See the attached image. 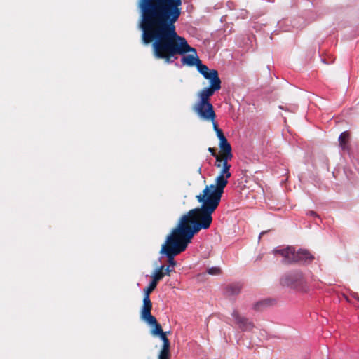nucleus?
<instances>
[{"label":"nucleus","mask_w":359,"mask_h":359,"mask_svg":"<svg viewBox=\"0 0 359 359\" xmlns=\"http://www.w3.org/2000/svg\"><path fill=\"white\" fill-rule=\"evenodd\" d=\"M350 140V134L347 131L341 133L339 137V145L344 151L348 150V142Z\"/></svg>","instance_id":"4468645a"},{"label":"nucleus","mask_w":359,"mask_h":359,"mask_svg":"<svg viewBox=\"0 0 359 359\" xmlns=\"http://www.w3.org/2000/svg\"><path fill=\"white\" fill-rule=\"evenodd\" d=\"M170 350L161 349L158 359H170Z\"/></svg>","instance_id":"6ab92c4d"},{"label":"nucleus","mask_w":359,"mask_h":359,"mask_svg":"<svg viewBox=\"0 0 359 359\" xmlns=\"http://www.w3.org/2000/svg\"><path fill=\"white\" fill-rule=\"evenodd\" d=\"M208 150L211 154L212 156L215 157V159L217 160V157L219 156V154H217L216 149L215 148H212V147H209Z\"/></svg>","instance_id":"b1692460"},{"label":"nucleus","mask_w":359,"mask_h":359,"mask_svg":"<svg viewBox=\"0 0 359 359\" xmlns=\"http://www.w3.org/2000/svg\"><path fill=\"white\" fill-rule=\"evenodd\" d=\"M182 0H138L140 28L180 8Z\"/></svg>","instance_id":"7ed1b4c3"},{"label":"nucleus","mask_w":359,"mask_h":359,"mask_svg":"<svg viewBox=\"0 0 359 359\" xmlns=\"http://www.w3.org/2000/svg\"><path fill=\"white\" fill-rule=\"evenodd\" d=\"M242 284L240 283H231L226 286L224 294L227 297H233L238 295L242 289Z\"/></svg>","instance_id":"9b49d317"},{"label":"nucleus","mask_w":359,"mask_h":359,"mask_svg":"<svg viewBox=\"0 0 359 359\" xmlns=\"http://www.w3.org/2000/svg\"><path fill=\"white\" fill-rule=\"evenodd\" d=\"M182 6L140 28L144 44L152 45L153 55L167 63L172 62L178 55L191 54L182 57L183 65L196 66L199 57L196 50L191 47L184 37L176 32L175 23L182 14Z\"/></svg>","instance_id":"f257e3e1"},{"label":"nucleus","mask_w":359,"mask_h":359,"mask_svg":"<svg viewBox=\"0 0 359 359\" xmlns=\"http://www.w3.org/2000/svg\"><path fill=\"white\" fill-rule=\"evenodd\" d=\"M271 302H272V301L271 299H269V301L268 300H264V301H262V302H258L255 305L257 311H263V310L260 309L259 308L262 307V306H267L268 304H269V306H270L271 304Z\"/></svg>","instance_id":"aec40b11"},{"label":"nucleus","mask_w":359,"mask_h":359,"mask_svg":"<svg viewBox=\"0 0 359 359\" xmlns=\"http://www.w3.org/2000/svg\"><path fill=\"white\" fill-rule=\"evenodd\" d=\"M189 243L180 235L172 231L171 233L167 236L165 243L162 245L160 253L165 254L168 257L170 266H175L177 263L174 257L184 252Z\"/></svg>","instance_id":"423d86ee"},{"label":"nucleus","mask_w":359,"mask_h":359,"mask_svg":"<svg viewBox=\"0 0 359 359\" xmlns=\"http://www.w3.org/2000/svg\"><path fill=\"white\" fill-rule=\"evenodd\" d=\"M215 133L217 134V136L219 140L222 139V138H224V137H225V136H224V135L223 133V131L221 129L215 132Z\"/></svg>","instance_id":"cd10ccee"},{"label":"nucleus","mask_w":359,"mask_h":359,"mask_svg":"<svg viewBox=\"0 0 359 359\" xmlns=\"http://www.w3.org/2000/svg\"><path fill=\"white\" fill-rule=\"evenodd\" d=\"M154 325L155 328L153 330L154 334L158 335V337H161L162 335L167 334V332H163L161 325L158 323L154 324Z\"/></svg>","instance_id":"a211bd4d"},{"label":"nucleus","mask_w":359,"mask_h":359,"mask_svg":"<svg viewBox=\"0 0 359 359\" xmlns=\"http://www.w3.org/2000/svg\"><path fill=\"white\" fill-rule=\"evenodd\" d=\"M236 322L238 325L239 327L243 330H250L253 327L252 324L248 321L245 316H235Z\"/></svg>","instance_id":"ddd939ff"},{"label":"nucleus","mask_w":359,"mask_h":359,"mask_svg":"<svg viewBox=\"0 0 359 359\" xmlns=\"http://www.w3.org/2000/svg\"><path fill=\"white\" fill-rule=\"evenodd\" d=\"M196 67L203 77L210 81V86L205 88H210V90L221 89L222 81L216 69H210L208 66L202 64L201 60H198Z\"/></svg>","instance_id":"6e6552de"},{"label":"nucleus","mask_w":359,"mask_h":359,"mask_svg":"<svg viewBox=\"0 0 359 359\" xmlns=\"http://www.w3.org/2000/svg\"><path fill=\"white\" fill-rule=\"evenodd\" d=\"M212 123L213 125V129L215 132L220 130V128L218 127L217 123L215 121V119L214 121H210Z\"/></svg>","instance_id":"c85d7f7f"},{"label":"nucleus","mask_w":359,"mask_h":359,"mask_svg":"<svg viewBox=\"0 0 359 359\" xmlns=\"http://www.w3.org/2000/svg\"><path fill=\"white\" fill-rule=\"evenodd\" d=\"M153 286H151L150 284L144 289V297H149V294L155 290Z\"/></svg>","instance_id":"5701e85b"},{"label":"nucleus","mask_w":359,"mask_h":359,"mask_svg":"<svg viewBox=\"0 0 359 359\" xmlns=\"http://www.w3.org/2000/svg\"><path fill=\"white\" fill-rule=\"evenodd\" d=\"M143 319L147 320L151 324L157 323V320L155 318V316H142Z\"/></svg>","instance_id":"4be33fe9"},{"label":"nucleus","mask_w":359,"mask_h":359,"mask_svg":"<svg viewBox=\"0 0 359 359\" xmlns=\"http://www.w3.org/2000/svg\"><path fill=\"white\" fill-rule=\"evenodd\" d=\"M208 273L210 275H219L221 273V269L219 267H211L208 269Z\"/></svg>","instance_id":"412c9836"},{"label":"nucleus","mask_w":359,"mask_h":359,"mask_svg":"<svg viewBox=\"0 0 359 359\" xmlns=\"http://www.w3.org/2000/svg\"><path fill=\"white\" fill-rule=\"evenodd\" d=\"M219 90H210V88H203L198 93V102L193 106V111L205 121H214L216 114L214 107L210 102V97L215 92Z\"/></svg>","instance_id":"39448f33"},{"label":"nucleus","mask_w":359,"mask_h":359,"mask_svg":"<svg viewBox=\"0 0 359 359\" xmlns=\"http://www.w3.org/2000/svg\"><path fill=\"white\" fill-rule=\"evenodd\" d=\"M155 278H156L158 281H160L164 276V266L162 265L159 268H158L154 272V274L152 275Z\"/></svg>","instance_id":"dca6fc26"},{"label":"nucleus","mask_w":359,"mask_h":359,"mask_svg":"<svg viewBox=\"0 0 359 359\" xmlns=\"http://www.w3.org/2000/svg\"><path fill=\"white\" fill-rule=\"evenodd\" d=\"M152 304L149 297H144L141 314H151Z\"/></svg>","instance_id":"2eb2a0df"},{"label":"nucleus","mask_w":359,"mask_h":359,"mask_svg":"<svg viewBox=\"0 0 359 359\" xmlns=\"http://www.w3.org/2000/svg\"><path fill=\"white\" fill-rule=\"evenodd\" d=\"M196 198L201 206L191 209L183 215L177 226L172 229L189 243L201 230L210 228L212 222V215L221 201V198L209 194L208 189H204Z\"/></svg>","instance_id":"f03ea898"},{"label":"nucleus","mask_w":359,"mask_h":359,"mask_svg":"<svg viewBox=\"0 0 359 359\" xmlns=\"http://www.w3.org/2000/svg\"><path fill=\"white\" fill-rule=\"evenodd\" d=\"M158 282L159 281L152 276V280L149 284L156 288Z\"/></svg>","instance_id":"a878e982"},{"label":"nucleus","mask_w":359,"mask_h":359,"mask_svg":"<svg viewBox=\"0 0 359 359\" xmlns=\"http://www.w3.org/2000/svg\"><path fill=\"white\" fill-rule=\"evenodd\" d=\"M281 285L290 287L302 292H307L309 290L304 275L300 271H294L285 275L280 280Z\"/></svg>","instance_id":"0eeeda50"},{"label":"nucleus","mask_w":359,"mask_h":359,"mask_svg":"<svg viewBox=\"0 0 359 359\" xmlns=\"http://www.w3.org/2000/svg\"><path fill=\"white\" fill-rule=\"evenodd\" d=\"M274 252L279 253L283 257V262L284 264L296 262L297 252L293 247L289 246L283 249L275 250Z\"/></svg>","instance_id":"1a4fd4ad"},{"label":"nucleus","mask_w":359,"mask_h":359,"mask_svg":"<svg viewBox=\"0 0 359 359\" xmlns=\"http://www.w3.org/2000/svg\"><path fill=\"white\" fill-rule=\"evenodd\" d=\"M314 257L307 250L300 249L297 251L296 262H311Z\"/></svg>","instance_id":"f8f14e48"},{"label":"nucleus","mask_w":359,"mask_h":359,"mask_svg":"<svg viewBox=\"0 0 359 359\" xmlns=\"http://www.w3.org/2000/svg\"><path fill=\"white\" fill-rule=\"evenodd\" d=\"M158 282L159 281L152 276V280L149 284L156 288Z\"/></svg>","instance_id":"393cba45"},{"label":"nucleus","mask_w":359,"mask_h":359,"mask_svg":"<svg viewBox=\"0 0 359 359\" xmlns=\"http://www.w3.org/2000/svg\"><path fill=\"white\" fill-rule=\"evenodd\" d=\"M307 215H310V216H312V217H318V215H317V213L313 210H310L308 212Z\"/></svg>","instance_id":"7c9ffc66"},{"label":"nucleus","mask_w":359,"mask_h":359,"mask_svg":"<svg viewBox=\"0 0 359 359\" xmlns=\"http://www.w3.org/2000/svg\"><path fill=\"white\" fill-rule=\"evenodd\" d=\"M158 282L159 281L152 276V280L149 284L156 288Z\"/></svg>","instance_id":"bb28decb"},{"label":"nucleus","mask_w":359,"mask_h":359,"mask_svg":"<svg viewBox=\"0 0 359 359\" xmlns=\"http://www.w3.org/2000/svg\"><path fill=\"white\" fill-rule=\"evenodd\" d=\"M171 269H170V266H167V267H165L164 266V273H165V275H170V273L171 272Z\"/></svg>","instance_id":"c756f323"},{"label":"nucleus","mask_w":359,"mask_h":359,"mask_svg":"<svg viewBox=\"0 0 359 359\" xmlns=\"http://www.w3.org/2000/svg\"><path fill=\"white\" fill-rule=\"evenodd\" d=\"M160 339L163 341V345L161 349L170 350V342L167 337V334L162 335Z\"/></svg>","instance_id":"f3484780"},{"label":"nucleus","mask_w":359,"mask_h":359,"mask_svg":"<svg viewBox=\"0 0 359 359\" xmlns=\"http://www.w3.org/2000/svg\"><path fill=\"white\" fill-rule=\"evenodd\" d=\"M232 158H217L215 161V166L220 169L219 175L215 178V184L206 186L205 189H208V193L222 198L224 188L228 184V180L231 177L230 169L231 165L229 163V161Z\"/></svg>","instance_id":"20e7f679"},{"label":"nucleus","mask_w":359,"mask_h":359,"mask_svg":"<svg viewBox=\"0 0 359 359\" xmlns=\"http://www.w3.org/2000/svg\"><path fill=\"white\" fill-rule=\"evenodd\" d=\"M219 147L220 148V151L219 152V156L217 158H233L232 148L226 137L219 140Z\"/></svg>","instance_id":"9d476101"},{"label":"nucleus","mask_w":359,"mask_h":359,"mask_svg":"<svg viewBox=\"0 0 359 359\" xmlns=\"http://www.w3.org/2000/svg\"><path fill=\"white\" fill-rule=\"evenodd\" d=\"M197 171H198V172L199 174H201V166H200V167H198V170H197Z\"/></svg>","instance_id":"2f4dec72"}]
</instances>
